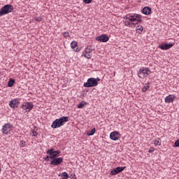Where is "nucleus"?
I'll list each match as a JSON object with an SVG mask.
<instances>
[{
  "mask_svg": "<svg viewBox=\"0 0 179 179\" xmlns=\"http://www.w3.org/2000/svg\"><path fill=\"white\" fill-rule=\"evenodd\" d=\"M69 121V117L68 116H62L59 119H56L51 124V128L53 129H57V128H61L63 125H65L66 122Z\"/></svg>",
  "mask_w": 179,
  "mask_h": 179,
  "instance_id": "1",
  "label": "nucleus"
},
{
  "mask_svg": "<svg viewBox=\"0 0 179 179\" xmlns=\"http://www.w3.org/2000/svg\"><path fill=\"white\" fill-rule=\"evenodd\" d=\"M100 78H90L87 79L86 83H84V87H96L97 85H99V82H100Z\"/></svg>",
  "mask_w": 179,
  "mask_h": 179,
  "instance_id": "2",
  "label": "nucleus"
},
{
  "mask_svg": "<svg viewBox=\"0 0 179 179\" xmlns=\"http://www.w3.org/2000/svg\"><path fill=\"white\" fill-rule=\"evenodd\" d=\"M11 12H13V6L10 4H6L0 9V16L8 15V13H10Z\"/></svg>",
  "mask_w": 179,
  "mask_h": 179,
  "instance_id": "3",
  "label": "nucleus"
},
{
  "mask_svg": "<svg viewBox=\"0 0 179 179\" xmlns=\"http://www.w3.org/2000/svg\"><path fill=\"white\" fill-rule=\"evenodd\" d=\"M150 73H152V71H150L149 68L146 67H143L138 71V78H140V79H142V78H146V75H150Z\"/></svg>",
  "mask_w": 179,
  "mask_h": 179,
  "instance_id": "4",
  "label": "nucleus"
},
{
  "mask_svg": "<svg viewBox=\"0 0 179 179\" xmlns=\"http://www.w3.org/2000/svg\"><path fill=\"white\" fill-rule=\"evenodd\" d=\"M33 107H34L33 102H23L20 108H22V110H24L26 112L30 113V111L33 110Z\"/></svg>",
  "mask_w": 179,
  "mask_h": 179,
  "instance_id": "5",
  "label": "nucleus"
},
{
  "mask_svg": "<svg viewBox=\"0 0 179 179\" xmlns=\"http://www.w3.org/2000/svg\"><path fill=\"white\" fill-rule=\"evenodd\" d=\"M47 155L50 156V159H54L57 157H59V155H61V150H54V148L49 149L46 152Z\"/></svg>",
  "mask_w": 179,
  "mask_h": 179,
  "instance_id": "6",
  "label": "nucleus"
},
{
  "mask_svg": "<svg viewBox=\"0 0 179 179\" xmlns=\"http://www.w3.org/2000/svg\"><path fill=\"white\" fill-rule=\"evenodd\" d=\"M127 166H117L110 172V176H117V174H120V173H122V171L125 170Z\"/></svg>",
  "mask_w": 179,
  "mask_h": 179,
  "instance_id": "7",
  "label": "nucleus"
},
{
  "mask_svg": "<svg viewBox=\"0 0 179 179\" xmlns=\"http://www.w3.org/2000/svg\"><path fill=\"white\" fill-rule=\"evenodd\" d=\"M50 164L52 166H59L63 162L64 158L62 157H56V158H50Z\"/></svg>",
  "mask_w": 179,
  "mask_h": 179,
  "instance_id": "8",
  "label": "nucleus"
},
{
  "mask_svg": "<svg viewBox=\"0 0 179 179\" xmlns=\"http://www.w3.org/2000/svg\"><path fill=\"white\" fill-rule=\"evenodd\" d=\"M13 128V125L10 124L9 123L4 124L2 128V132L5 135H8L9 132H10V130Z\"/></svg>",
  "mask_w": 179,
  "mask_h": 179,
  "instance_id": "9",
  "label": "nucleus"
},
{
  "mask_svg": "<svg viewBox=\"0 0 179 179\" xmlns=\"http://www.w3.org/2000/svg\"><path fill=\"white\" fill-rule=\"evenodd\" d=\"M19 104H20V99H13L9 103L10 108H13V110H15V108H17Z\"/></svg>",
  "mask_w": 179,
  "mask_h": 179,
  "instance_id": "10",
  "label": "nucleus"
},
{
  "mask_svg": "<svg viewBox=\"0 0 179 179\" xmlns=\"http://www.w3.org/2000/svg\"><path fill=\"white\" fill-rule=\"evenodd\" d=\"M95 40L96 41H100V43H107V41L110 40V38H108V36H107V34H101V36L95 38Z\"/></svg>",
  "mask_w": 179,
  "mask_h": 179,
  "instance_id": "11",
  "label": "nucleus"
},
{
  "mask_svg": "<svg viewBox=\"0 0 179 179\" xmlns=\"http://www.w3.org/2000/svg\"><path fill=\"white\" fill-rule=\"evenodd\" d=\"M121 138V134L118 131H113L110 134V139L112 141H118Z\"/></svg>",
  "mask_w": 179,
  "mask_h": 179,
  "instance_id": "12",
  "label": "nucleus"
},
{
  "mask_svg": "<svg viewBox=\"0 0 179 179\" xmlns=\"http://www.w3.org/2000/svg\"><path fill=\"white\" fill-rule=\"evenodd\" d=\"M173 45H174V43H162L159 46V48H160L161 50H170V48H171V47H173Z\"/></svg>",
  "mask_w": 179,
  "mask_h": 179,
  "instance_id": "13",
  "label": "nucleus"
},
{
  "mask_svg": "<svg viewBox=\"0 0 179 179\" xmlns=\"http://www.w3.org/2000/svg\"><path fill=\"white\" fill-rule=\"evenodd\" d=\"M174 100H176V96L173 94L169 95L165 97V103H173Z\"/></svg>",
  "mask_w": 179,
  "mask_h": 179,
  "instance_id": "14",
  "label": "nucleus"
},
{
  "mask_svg": "<svg viewBox=\"0 0 179 179\" xmlns=\"http://www.w3.org/2000/svg\"><path fill=\"white\" fill-rule=\"evenodd\" d=\"M142 13H143V15H150V13H152V8L150 7H144L142 10H141Z\"/></svg>",
  "mask_w": 179,
  "mask_h": 179,
  "instance_id": "15",
  "label": "nucleus"
},
{
  "mask_svg": "<svg viewBox=\"0 0 179 179\" xmlns=\"http://www.w3.org/2000/svg\"><path fill=\"white\" fill-rule=\"evenodd\" d=\"M139 22H131V21H124L125 26H127V27H135L136 24H138Z\"/></svg>",
  "mask_w": 179,
  "mask_h": 179,
  "instance_id": "16",
  "label": "nucleus"
},
{
  "mask_svg": "<svg viewBox=\"0 0 179 179\" xmlns=\"http://www.w3.org/2000/svg\"><path fill=\"white\" fill-rule=\"evenodd\" d=\"M149 87H150V83H145V85L142 87L141 90L143 92H148V90L149 89Z\"/></svg>",
  "mask_w": 179,
  "mask_h": 179,
  "instance_id": "17",
  "label": "nucleus"
},
{
  "mask_svg": "<svg viewBox=\"0 0 179 179\" xmlns=\"http://www.w3.org/2000/svg\"><path fill=\"white\" fill-rule=\"evenodd\" d=\"M15 79L10 78L8 82V87H13V85H15Z\"/></svg>",
  "mask_w": 179,
  "mask_h": 179,
  "instance_id": "18",
  "label": "nucleus"
},
{
  "mask_svg": "<svg viewBox=\"0 0 179 179\" xmlns=\"http://www.w3.org/2000/svg\"><path fill=\"white\" fill-rule=\"evenodd\" d=\"M134 16L136 19V22H138V23H142V15H139V14H134Z\"/></svg>",
  "mask_w": 179,
  "mask_h": 179,
  "instance_id": "19",
  "label": "nucleus"
},
{
  "mask_svg": "<svg viewBox=\"0 0 179 179\" xmlns=\"http://www.w3.org/2000/svg\"><path fill=\"white\" fill-rule=\"evenodd\" d=\"M94 134H96V129L93 128L91 131H90L87 133V135L88 136H92L94 135Z\"/></svg>",
  "mask_w": 179,
  "mask_h": 179,
  "instance_id": "20",
  "label": "nucleus"
},
{
  "mask_svg": "<svg viewBox=\"0 0 179 179\" xmlns=\"http://www.w3.org/2000/svg\"><path fill=\"white\" fill-rule=\"evenodd\" d=\"M61 177H62V179H69V176L68 175V173H66V172L62 173Z\"/></svg>",
  "mask_w": 179,
  "mask_h": 179,
  "instance_id": "21",
  "label": "nucleus"
},
{
  "mask_svg": "<svg viewBox=\"0 0 179 179\" xmlns=\"http://www.w3.org/2000/svg\"><path fill=\"white\" fill-rule=\"evenodd\" d=\"M136 30H137V33H138V34H141V33H142L143 31V27L142 25H138L136 27ZM139 30V31H138Z\"/></svg>",
  "mask_w": 179,
  "mask_h": 179,
  "instance_id": "22",
  "label": "nucleus"
},
{
  "mask_svg": "<svg viewBox=\"0 0 179 179\" xmlns=\"http://www.w3.org/2000/svg\"><path fill=\"white\" fill-rule=\"evenodd\" d=\"M71 47L73 50H75L78 47V42L73 41L71 43Z\"/></svg>",
  "mask_w": 179,
  "mask_h": 179,
  "instance_id": "23",
  "label": "nucleus"
},
{
  "mask_svg": "<svg viewBox=\"0 0 179 179\" xmlns=\"http://www.w3.org/2000/svg\"><path fill=\"white\" fill-rule=\"evenodd\" d=\"M87 104V103L82 101L78 105V108H83V107H85V106H86Z\"/></svg>",
  "mask_w": 179,
  "mask_h": 179,
  "instance_id": "24",
  "label": "nucleus"
},
{
  "mask_svg": "<svg viewBox=\"0 0 179 179\" xmlns=\"http://www.w3.org/2000/svg\"><path fill=\"white\" fill-rule=\"evenodd\" d=\"M129 22H136V18L135 17V14H134V15L131 14Z\"/></svg>",
  "mask_w": 179,
  "mask_h": 179,
  "instance_id": "25",
  "label": "nucleus"
},
{
  "mask_svg": "<svg viewBox=\"0 0 179 179\" xmlns=\"http://www.w3.org/2000/svg\"><path fill=\"white\" fill-rule=\"evenodd\" d=\"M83 57H85L87 59H90L92 58V56L90 55V53H83Z\"/></svg>",
  "mask_w": 179,
  "mask_h": 179,
  "instance_id": "26",
  "label": "nucleus"
},
{
  "mask_svg": "<svg viewBox=\"0 0 179 179\" xmlns=\"http://www.w3.org/2000/svg\"><path fill=\"white\" fill-rule=\"evenodd\" d=\"M160 142H161L160 138H157V139L155 141V142H154V145H155V146H160V145H161Z\"/></svg>",
  "mask_w": 179,
  "mask_h": 179,
  "instance_id": "27",
  "label": "nucleus"
},
{
  "mask_svg": "<svg viewBox=\"0 0 179 179\" xmlns=\"http://www.w3.org/2000/svg\"><path fill=\"white\" fill-rule=\"evenodd\" d=\"M92 51H93V49L89 48V46H87V48H85V52L86 54H90V52H92Z\"/></svg>",
  "mask_w": 179,
  "mask_h": 179,
  "instance_id": "28",
  "label": "nucleus"
},
{
  "mask_svg": "<svg viewBox=\"0 0 179 179\" xmlns=\"http://www.w3.org/2000/svg\"><path fill=\"white\" fill-rule=\"evenodd\" d=\"M20 148H24V146H26V141H22L20 143Z\"/></svg>",
  "mask_w": 179,
  "mask_h": 179,
  "instance_id": "29",
  "label": "nucleus"
},
{
  "mask_svg": "<svg viewBox=\"0 0 179 179\" xmlns=\"http://www.w3.org/2000/svg\"><path fill=\"white\" fill-rule=\"evenodd\" d=\"M173 148H179V139L175 141Z\"/></svg>",
  "mask_w": 179,
  "mask_h": 179,
  "instance_id": "30",
  "label": "nucleus"
},
{
  "mask_svg": "<svg viewBox=\"0 0 179 179\" xmlns=\"http://www.w3.org/2000/svg\"><path fill=\"white\" fill-rule=\"evenodd\" d=\"M93 1V0H83L84 3H92V2Z\"/></svg>",
  "mask_w": 179,
  "mask_h": 179,
  "instance_id": "31",
  "label": "nucleus"
},
{
  "mask_svg": "<svg viewBox=\"0 0 179 179\" xmlns=\"http://www.w3.org/2000/svg\"><path fill=\"white\" fill-rule=\"evenodd\" d=\"M37 135H38V133L36 130H32V136H37Z\"/></svg>",
  "mask_w": 179,
  "mask_h": 179,
  "instance_id": "32",
  "label": "nucleus"
},
{
  "mask_svg": "<svg viewBox=\"0 0 179 179\" xmlns=\"http://www.w3.org/2000/svg\"><path fill=\"white\" fill-rule=\"evenodd\" d=\"M51 159V155H47V157L45 158H44V159L45 160V162H50V159Z\"/></svg>",
  "mask_w": 179,
  "mask_h": 179,
  "instance_id": "33",
  "label": "nucleus"
},
{
  "mask_svg": "<svg viewBox=\"0 0 179 179\" xmlns=\"http://www.w3.org/2000/svg\"><path fill=\"white\" fill-rule=\"evenodd\" d=\"M64 37H69V32L66 31L63 33Z\"/></svg>",
  "mask_w": 179,
  "mask_h": 179,
  "instance_id": "34",
  "label": "nucleus"
},
{
  "mask_svg": "<svg viewBox=\"0 0 179 179\" xmlns=\"http://www.w3.org/2000/svg\"><path fill=\"white\" fill-rule=\"evenodd\" d=\"M43 20L41 19V17H37L35 18L36 22H41Z\"/></svg>",
  "mask_w": 179,
  "mask_h": 179,
  "instance_id": "35",
  "label": "nucleus"
},
{
  "mask_svg": "<svg viewBox=\"0 0 179 179\" xmlns=\"http://www.w3.org/2000/svg\"><path fill=\"white\" fill-rule=\"evenodd\" d=\"M125 18L126 20H129H129L131 19V14L126 15Z\"/></svg>",
  "mask_w": 179,
  "mask_h": 179,
  "instance_id": "36",
  "label": "nucleus"
},
{
  "mask_svg": "<svg viewBox=\"0 0 179 179\" xmlns=\"http://www.w3.org/2000/svg\"><path fill=\"white\" fill-rule=\"evenodd\" d=\"M153 152H155V148H150V150H148L149 153H153Z\"/></svg>",
  "mask_w": 179,
  "mask_h": 179,
  "instance_id": "37",
  "label": "nucleus"
},
{
  "mask_svg": "<svg viewBox=\"0 0 179 179\" xmlns=\"http://www.w3.org/2000/svg\"><path fill=\"white\" fill-rule=\"evenodd\" d=\"M73 51H75V52H79V51H80V48H77L74 49Z\"/></svg>",
  "mask_w": 179,
  "mask_h": 179,
  "instance_id": "38",
  "label": "nucleus"
},
{
  "mask_svg": "<svg viewBox=\"0 0 179 179\" xmlns=\"http://www.w3.org/2000/svg\"><path fill=\"white\" fill-rule=\"evenodd\" d=\"M32 131H37V127L34 126V129Z\"/></svg>",
  "mask_w": 179,
  "mask_h": 179,
  "instance_id": "39",
  "label": "nucleus"
},
{
  "mask_svg": "<svg viewBox=\"0 0 179 179\" xmlns=\"http://www.w3.org/2000/svg\"><path fill=\"white\" fill-rule=\"evenodd\" d=\"M0 173H1V168H0Z\"/></svg>",
  "mask_w": 179,
  "mask_h": 179,
  "instance_id": "40",
  "label": "nucleus"
},
{
  "mask_svg": "<svg viewBox=\"0 0 179 179\" xmlns=\"http://www.w3.org/2000/svg\"><path fill=\"white\" fill-rule=\"evenodd\" d=\"M0 75H1V71H0Z\"/></svg>",
  "mask_w": 179,
  "mask_h": 179,
  "instance_id": "41",
  "label": "nucleus"
}]
</instances>
